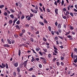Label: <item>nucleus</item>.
<instances>
[{"mask_svg": "<svg viewBox=\"0 0 77 77\" xmlns=\"http://www.w3.org/2000/svg\"><path fill=\"white\" fill-rule=\"evenodd\" d=\"M28 60H27L25 61L23 63V64H24V66L26 68V65L27 63V61H28Z\"/></svg>", "mask_w": 77, "mask_h": 77, "instance_id": "1", "label": "nucleus"}, {"mask_svg": "<svg viewBox=\"0 0 77 77\" xmlns=\"http://www.w3.org/2000/svg\"><path fill=\"white\" fill-rule=\"evenodd\" d=\"M58 10L57 9H56L54 10V11H55V13L56 15H58Z\"/></svg>", "mask_w": 77, "mask_h": 77, "instance_id": "2", "label": "nucleus"}, {"mask_svg": "<svg viewBox=\"0 0 77 77\" xmlns=\"http://www.w3.org/2000/svg\"><path fill=\"white\" fill-rule=\"evenodd\" d=\"M31 11L33 13H37V11H36L35 10H33L32 9H31Z\"/></svg>", "mask_w": 77, "mask_h": 77, "instance_id": "3", "label": "nucleus"}, {"mask_svg": "<svg viewBox=\"0 0 77 77\" xmlns=\"http://www.w3.org/2000/svg\"><path fill=\"white\" fill-rule=\"evenodd\" d=\"M57 28L58 29H60L61 28V26L60 24H58L57 25Z\"/></svg>", "mask_w": 77, "mask_h": 77, "instance_id": "4", "label": "nucleus"}, {"mask_svg": "<svg viewBox=\"0 0 77 77\" xmlns=\"http://www.w3.org/2000/svg\"><path fill=\"white\" fill-rule=\"evenodd\" d=\"M18 65V63L17 62L15 63L14 64V66L16 67H17Z\"/></svg>", "mask_w": 77, "mask_h": 77, "instance_id": "5", "label": "nucleus"}, {"mask_svg": "<svg viewBox=\"0 0 77 77\" xmlns=\"http://www.w3.org/2000/svg\"><path fill=\"white\" fill-rule=\"evenodd\" d=\"M67 37L69 38L70 40H72V38L71 37V36L70 35L67 36Z\"/></svg>", "mask_w": 77, "mask_h": 77, "instance_id": "6", "label": "nucleus"}, {"mask_svg": "<svg viewBox=\"0 0 77 77\" xmlns=\"http://www.w3.org/2000/svg\"><path fill=\"white\" fill-rule=\"evenodd\" d=\"M18 55L19 56V57L20 58V55H21V51L20 49H19V51H18Z\"/></svg>", "mask_w": 77, "mask_h": 77, "instance_id": "7", "label": "nucleus"}, {"mask_svg": "<svg viewBox=\"0 0 77 77\" xmlns=\"http://www.w3.org/2000/svg\"><path fill=\"white\" fill-rule=\"evenodd\" d=\"M4 46L5 47H7L8 48L9 47H10V46L9 45H8V44H5L4 45Z\"/></svg>", "mask_w": 77, "mask_h": 77, "instance_id": "8", "label": "nucleus"}, {"mask_svg": "<svg viewBox=\"0 0 77 77\" xmlns=\"http://www.w3.org/2000/svg\"><path fill=\"white\" fill-rule=\"evenodd\" d=\"M16 29H18L19 30H20V27L18 25H17L16 26Z\"/></svg>", "mask_w": 77, "mask_h": 77, "instance_id": "9", "label": "nucleus"}, {"mask_svg": "<svg viewBox=\"0 0 77 77\" xmlns=\"http://www.w3.org/2000/svg\"><path fill=\"white\" fill-rule=\"evenodd\" d=\"M32 59L31 60V61L32 62L35 60V59L33 57H32Z\"/></svg>", "mask_w": 77, "mask_h": 77, "instance_id": "10", "label": "nucleus"}, {"mask_svg": "<svg viewBox=\"0 0 77 77\" xmlns=\"http://www.w3.org/2000/svg\"><path fill=\"white\" fill-rule=\"evenodd\" d=\"M39 23H40V24L42 25V26H43L44 25V24L42 22H39Z\"/></svg>", "mask_w": 77, "mask_h": 77, "instance_id": "11", "label": "nucleus"}, {"mask_svg": "<svg viewBox=\"0 0 77 77\" xmlns=\"http://www.w3.org/2000/svg\"><path fill=\"white\" fill-rule=\"evenodd\" d=\"M17 71L18 72H20V69L19 67H17Z\"/></svg>", "mask_w": 77, "mask_h": 77, "instance_id": "12", "label": "nucleus"}, {"mask_svg": "<svg viewBox=\"0 0 77 77\" xmlns=\"http://www.w3.org/2000/svg\"><path fill=\"white\" fill-rule=\"evenodd\" d=\"M24 33H23L22 32H21L20 34H19V36L20 37H22L23 36L22 35Z\"/></svg>", "mask_w": 77, "mask_h": 77, "instance_id": "13", "label": "nucleus"}, {"mask_svg": "<svg viewBox=\"0 0 77 77\" xmlns=\"http://www.w3.org/2000/svg\"><path fill=\"white\" fill-rule=\"evenodd\" d=\"M7 41L9 44H11V42L9 39H8Z\"/></svg>", "mask_w": 77, "mask_h": 77, "instance_id": "14", "label": "nucleus"}, {"mask_svg": "<svg viewBox=\"0 0 77 77\" xmlns=\"http://www.w3.org/2000/svg\"><path fill=\"white\" fill-rule=\"evenodd\" d=\"M48 29H49V31H51V28L50 26H49L48 27Z\"/></svg>", "mask_w": 77, "mask_h": 77, "instance_id": "15", "label": "nucleus"}, {"mask_svg": "<svg viewBox=\"0 0 77 77\" xmlns=\"http://www.w3.org/2000/svg\"><path fill=\"white\" fill-rule=\"evenodd\" d=\"M70 32V31H69L68 32H66V34H65V35H67L69 34Z\"/></svg>", "mask_w": 77, "mask_h": 77, "instance_id": "16", "label": "nucleus"}, {"mask_svg": "<svg viewBox=\"0 0 77 77\" xmlns=\"http://www.w3.org/2000/svg\"><path fill=\"white\" fill-rule=\"evenodd\" d=\"M35 9L37 11H38V6L37 5H35Z\"/></svg>", "mask_w": 77, "mask_h": 77, "instance_id": "17", "label": "nucleus"}, {"mask_svg": "<svg viewBox=\"0 0 77 77\" xmlns=\"http://www.w3.org/2000/svg\"><path fill=\"white\" fill-rule=\"evenodd\" d=\"M43 20H44V22L46 23V24H48V22L45 19H43Z\"/></svg>", "mask_w": 77, "mask_h": 77, "instance_id": "18", "label": "nucleus"}, {"mask_svg": "<svg viewBox=\"0 0 77 77\" xmlns=\"http://www.w3.org/2000/svg\"><path fill=\"white\" fill-rule=\"evenodd\" d=\"M18 19L17 18H16L14 20L13 22L14 23H15V22Z\"/></svg>", "mask_w": 77, "mask_h": 77, "instance_id": "19", "label": "nucleus"}, {"mask_svg": "<svg viewBox=\"0 0 77 77\" xmlns=\"http://www.w3.org/2000/svg\"><path fill=\"white\" fill-rule=\"evenodd\" d=\"M13 22L12 20H11L9 21V24H11Z\"/></svg>", "mask_w": 77, "mask_h": 77, "instance_id": "20", "label": "nucleus"}, {"mask_svg": "<svg viewBox=\"0 0 77 77\" xmlns=\"http://www.w3.org/2000/svg\"><path fill=\"white\" fill-rule=\"evenodd\" d=\"M64 1L63 0H62L61 4V6H63L64 5Z\"/></svg>", "mask_w": 77, "mask_h": 77, "instance_id": "21", "label": "nucleus"}, {"mask_svg": "<svg viewBox=\"0 0 77 77\" xmlns=\"http://www.w3.org/2000/svg\"><path fill=\"white\" fill-rule=\"evenodd\" d=\"M20 45V46H25V47L27 46V45H26L24 44H22V45Z\"/></svg>", "mask_w": 77, "mask_h": 77, "instance_id": "22", "label": "nucleus"}, {"mask_svg": "<svg viewBox=\"0 0 77 77\" xmlns=\"http://www.w3.org/2000/svg\"><path fill=\"white\" fill-rule=\"evenodd\" d=\"M38 66L40 68H42V66L41 64H38Z\"/></svg>", "mask_w": 77, "mask_h": 77, "instance_id": "23", "label": "nucleus"}, {"mask_svg": "<svg viewBox=\"0 0 77 77\" xmlns=\"http://www.w3.org/2000/svg\"><path fill=\"white\" fill-rule=\"evenodd\" d=\"M74 62L75 63H76L77 62V58H76V59H75L74 60Z\"/></svg>", "mask_w": 77, "mask_h": 77, "instance_id": "24", "label": "nucleus"}, {"mask_svg": "<svg viewBox=\"0 0 77 77\" xmlns=\"http://www.w3.org/2000/svg\"><path fill=\"white\" fill-rule=\"evenodd\" d=\"M19 76L18 77H21V75L20 74V72H18L17 74Z\"/></svg>", "mask_w": 77, "mask_h": 77, "instance_id": "25", "label": "nucleus"}, {"mask_svg": "<svg viewBox=\"0 0 77 77\" xmlns=\"http://www.w3.org/2000/svg\"><path fill=\"white\" fill-rule=\"evenodd\" d=\"M32 70H33V69L32 68H31L29 69V71H31Z\"/></svg>", "mask_w": 77, "mask_h": 77, "instance_id": "26", "label": "nucleus"}, {"mask_svg": "<svg viewBox=\"0 0 77 77\" xmlns=\"http://www.w3.org/2000/svg\"><path fill=\"white\" fill-rule=\"evenodd\" d=\"M2 66L4 67V68L5 67L6 65L5 64L3 63H2Z\"/></svg>", "mask_w": 77, "mask_h": 77, "instance_id": "27", "label": "nucleus"}, {"mask_svg": "<svg viewBox=\"0 0 77 77\" xmlns=\"http://www.w3.org/2000/svg\"><path fill=\"white\" fill-rule=\"evenodd\" d=\"M22 32L23 34L26 32V30L24 29H23L22 31Z\"/></svg>", "mask_w": 77, "mask_h": 77, "instance_id": "28", "label": "nucleus"}, {"mask_svg": "<svg viewBox=\"0 0 77 77\" xmlns=\"http://www.w3.org/2000/svg\"><path fill=\"white\" fill-rule=\"evenodd\" d=\"M10 11H11L13 13H14V12H15V11H14V10H13L12 9H10Z\"/></svg>", "mask_w": 77, "mask_h": 77, "instance_id": "29", "label": "nucleus"}, {"mask_svg": "<svg viewBox=\"0 0 77 77\" xmlns=\"http://www.w3.org/2000/svg\"><path fill=\"white\" fill-rule=\"evenodd\" d=\"M39 50H40V48L39 47L36 48H35V50H36L37 51H39Z\"/></svg>", "mask_w": 77, "mask_h": 77, "instance_id": "30", "label": "nucleus"}, {"mask_svg": "<svg viewBox=\"0 0 77 77\" xmlns=\"http://www.w3.org/2000/svg\"><path fill=\"white\" fill-rule=\"evenodd\" d=\"M10 16L12 18H14V15L13 14H11V15H10Z\"/></svg>", "mask_w": 77, "mask_h": 77, "instance_id": "31", "label": "nucleus"}, {"mask_svg": "<svg viewBox=\"0 0 77 77\" xmlns=\"http://www.w3.org/2000/svg\"><path fill=\"white\" fill-rule=\"evenodd\" d=\"M69 28H70V29L73 30L74 29V28L73 26H70Z\"/></svg>", "mask_w": 77, "mask_h": 77, "instance_id": "32", "label": "nucleus"}, {"mask_svg": "<svg viewBox=\"0 0 77 77\" xmlns=\"http://www.w3.org/2000/svg\"><path fill=\"white\" fill-rule=\"evenodd\" d=\"M58 37H59L60 38L62 39V40H63V38L62 37L60 36H58Z\"/></svg>", "mask_w": 77, "mask_h": 77, "instance_id": "33", "label": "nucleus"}, {"mask_svg": "<svg viewBox=\"0 0 77 77\" xmlns=\"http://www.w3.org/2000/svg\"><path fill=\"white\" fill-rule=\"evenodd\" d=\"M70 14L71 16H72V17H73L74 15L71 12L70 13Z\"/></svg>", "mask_w": 77, "mask_h": 77, "instance_id": "34", "label": "nucleus"}, {"mask_svg": "<svg viewBox=\"0 0 77 77\" xmlns=\"http://www.w3.org/2000/svg\"><path fill=\"white\" fill-rule=\"evenodd\" d=\"M5 66L7 69H8V64L7 63H6Z\"/></svg>", "mask_w": 77, "mask_h": 77, "instance_id": "35", "label": "nucleus"}, {"mask_svg": "<svg viewBox=\"0 0 77 77\" xmlns=\"http://www.w3.org/2000/svg\"><path fill=\"white\" fill-rule=\"evenodd\" d=\"M4 5H0V8H4Z\"/></svg>", "mask_w": 77, "mask_h": 77, "instance_id": "36", "label": "nucleus"}, {"mask_svg": "<svg viewBox=\"0 0 77 77\" xmlns=\"http://www.w3.org/2000/svg\"><path fill=\"white\" fill-rule=\"evenodd\" d=\"M73 53H72L71 54V57H72V58H74L73 57Z\"/></svg>", "mask_w": 77, "mask_h": 77, "instance_id": "37", "label": "nucleus"}, {"mask_svg": "<svg viewBox=\"0 0 77 77\" xmlns=\"http://www.w3.org/2000/svg\"><path fill=\"white\" fill-rule=\"evenodd\" d=\"M20 21L19 20L17 21V22L16 23L17 24L19 25L20 24Z\"/></svg>", "mask_w": 77, "mask_h": 77, "instance_id": "38", "label": "nucleus"}, {"mask_svg": "<svg viewBox=\"0 0 77 77\" xmlns=\"http://www.w3.org/2000/svg\"><path fill=\"white\" fill-rule=\"evenodd\" d=\"M43 40L45 42L47 41V39L45 38V37H43Z\"/></svg>", "mask_w": 77, "mask_h": 77, "instance_id": "39", "label": "nucleus"}, {"mask_svg": "<svg viewBox=\"0 0 77 77\" xmlns=\"http://www.w3.org/2000/svg\"><path fill=\"white\" fill-rule=\"evenodd\" d=\"M53 47H54V49H55V50H58V49H57V47H55L54 46H53Z\"/></svg>", "mask_w": 77, "mask_h": 77, "instance_id": "40", "label": "nucleus"}, {"mask_svg": "<svg viewBox=\"0 0 77 77\" xmlns=\"http://www.w3.org/2000/svg\"><path fill=\"white\" fill-rule=\"evenodd\" d=\"M57 58H55L54 57V58L53 59V61L54 62L55 61V60H57Z\"/></svg>", "mask_w": 77, "mask_h": 77, "instance_id": "41", "label": "nucleus"}, {"mask_svg": "<svg viewBox=\"0 0 77 77\" xmlns=\"http://www.w3.org/2000/svg\"><path fill=\"white\" fill-rule=\"evenodd\" d=\"M14 36L16 38H17L18 37V35H17L16 34H14Z\"/></svg>", "mask_w": 77, "mask_h": 77, "instance_id": "42", "label": "nucleus"}, {"mask_svg": "<svg viewBox=\"0 0 77 77\" xmlns=\"http://www.w3.org/2000/svg\"><path fill=\"white\" fill-rule=\"evenodd\" d=\"M56 64H57V65L58 66H59L60 65V63L58 62H56Z\"/></svg>", "mask_w": 77, "mask_h": 77, "instance_id": "43", "label": "nucleus"}, {"mask_svg": "<svg viewBox=\"0 0 77 77\" xmlns=\"http://www.w3.org/2000/svg\"><path fill=\"white\" fill-rule=\"evenodd\" d=\"M51 54H48V57L50 58L51 57Z\"/></svg>", "mask_w": 77, "mask_h": 77, "instance_id": "44", "label": "nucleus"}, {"mask_svg": "<svg viewBox=\"0 0 77 77\" xmlns=\"http://www.w3.org/2000/svg\"><path fill=\"white\" fill-rule=\"evenodd\" d=\"M43 51L45 52H46L47 51V49L46 48L43 49Z\"/></svg>", "mask_w": 77, "mask_h": 77, "instance_id": "45", "label": "nucleus"}, {"mask_svg": "<svg viewBox=\"0 0 77 77\" xmlns=\"http://www.w3.org/2000/svg\"><path fill=\"white\" fill-rule=\"evenodd\" d=\"M23 64H21L20 65V68H22L23 67Z\"/></svg>", "mask_w": 77, "mask_h": 77, "instance_id": "46", "label": "nucleus"}, {"mask_svg": "<svg viewBox=\"0 0 77 77\" xmlns=\"http://www.w3.org/2000/svg\"><path fill=\"white\" fill-rule=\"evenodd\" d=\"M58 32H59V33H61L62 32V31L61 30H60V29H59L58 30Z\"/></svg>", "mask_w": 77, "mask_h": 77, "instance_id": "47", "label": "nucleus"}, {"mask_svg": "<svg viewBox=\"0 0 77 77\" xmlns=\"http://www.w3.org/2000/svg\"><path fill=\"white\" fill-rule=\"evenodd\" d=\"M43 14H41V15L42 16H40V18H41L42 19H43V17L42 16H43Z\"/></svg>", "mask_w": 77, "mask_h": 77, "instance_id": "48", "label": "nucleus"}, {"mask_svg": "<svg viewBox=\"0 0 77 77\" xmlns=\"http://www.w3.org/2000/svg\"><path fill=\"white\" fill-rule=\"evenodd\" d=\"M74 51L77 53V48H75L74 49Z\"/></svg>", "mask_w": 77, "mask_h": 77, "instance_id": "49", "label": "nucleus"}, {"mask_svg": "<svg viewBox=\"0 0 77 77\" xmlns=\"http://www.w3.org/2000/svg\"><path fill=\"white\" fill-rule=\"evenodd\" d=\"M60 64L61 66H63V65H64V63L62 62L60 63Z\"/></svg>", "mask_w": 77, "mask_h": 77, "instance_id": "50", "label": "nucleus"}, {"mask_svg": "<svg viewBox=\"0 0 77 77\" xmlns=\"http://www.w3.org/2000/svg\"><path fill=\"white\" fill-rule=\"evenodd\" d=\"M55 26H57L58 25V23L57 21H56L55 23Z\"/></svg>", "mask_w": 77, "mask_h": 77, "instance_id": "51", "label": "nucleus"}, {"mask_svg": "<svg viewBox=\"0 0 77 77\" xmlns=\"http://www.w3.org/2000/svg\"><path fill=\"white\" fill-rule=\"evenodd\" d=\"M57 1H55L54 3V5H56V6H57Z\"/></svg>", "mask_w": 77, "mask_h": 77, "instance_id": "52", "label": "nucleus"}, {"mask_svg": "<svg viewBox=\"0 0 77 77\" xmlns=\"http://www.w3.org/2000/svg\"><path fill=\"white\" fill-rule=\"evenodd\" d=\"M14 75L15 77L16 76V73L15 72H14Z\"/></svg>", "mask_w": 77, "mask_h": 77, "instance_id": "53", "label": "nucleus"}, {"mask_svg": "<svg viewBox=\"0 0 77 77\" xmlns=\"http://www.w3.org/2000/svg\"><path fill=\"white\" fill-rule=\"evenodd\" d=\"M8 13L6 12H5L4 14L5 15V16H7L8 15Z\"/></svg>", "mask_w": 77, "mask_h": 77, "instance_id": "54", "label": "nucleus"}, {"mask_svg": "<svg viewBox=\"0 0 77 77\" xmlns=\"http://www.w3.org/2000/svg\"><path fill=\"white\" fill-rule=\"evenodd\" d=\"M39 9H40V11L42 12H43V10L40 7H39Z\"/></svg>", "mask_w": 77, "mask_h": 77, "instance_id": "55", "label": "nucleus"}, {"mask_svg": "<svg viewBox=\"0 0 77 77\" xmlns=\"http://www.w3.org/2000/svg\"><path fill=\"white\" fill-rule=\"evenodd\" d=\"M60 58H61V59H60L61 60H62L64 59V57H61Z\"/></svg>", "mask_w": 77, "mask_h": 77, "instance_id": "56", "label": "nucleus"}, {"mask_svg": "<svg viewBox=\"0 0 77 77\" xmlns=\"http://www.w3.org/2000/svg\"><path fill=\"white\" fill-rule=\"evenodd\" d=\"M46 47L48 49H49L50 48V46L49 45H47Z\"/></svg>", "mask_w": 77, "mask_h": 77, "instance_id": "57", "label": "nucleus"}, {"mask_svg": "<svg viewBox=\"0 0 77 77\" xmlns=\"http://www.w3.org/2000/svg\"><path fill=\"white\" fill-rule=\"evenodd\" d=\"M35 59L37 61H38L39 60V59L38 58H35Z\"/></svg>", "mask_w": 77, "mask_h": 77, "instance_id": "58", "label": "nucleus"}, {"mask_svg": "<svg viewBox=\"0 0 77 77\" xmlns=\"http://www.w3.org/2000/svg\"><path fill=\"white\" fill-rule=\"evenodd\" d=\"M33 15L32 14H30V17H33Z\"/></svg>", "mask_w": 77, "mask_h": 77, "instance_id": "59", "label": "nucleus"}, {"mask_svg": "<svg viewBox=\"0 0 77 77\" xmlns=\"http://www.w3.org/2000/svg\"><path fill=\"white\" fill-rule=\"evenodd\" d=\"M30 40L32 42H34V40H33V39L32 38H30Z\"/></svg>", "mask_w": 77, "mask_h": 77, "instance_id": "60", "label": "nucleus"}, {"mask_svg": "<svg viewBox=\"0 0 77 77\" xmlns=\"http://www.w3.org/2000/svg\"><path fill=\"white\" fill-rule=\"evenodd\" d=\"M25 18V16L23 15H22V17L21 18V19L22 20L23 19Z\"/></svg>", "mask_w": 77, "mask_h": 77, "instance_id": "61", "label": "nucleus"}, {"mask_svg": "<svg viewBox=\"0 0 77 77\" xmlns=\"http://www.w3.org/2000/svg\"><path fill=\"white\" fill-rule=\"evenodd\" d=\"M31 20V17H29L28 18L27 20Z\"/></svg>", "mask_w": 77, "mask_h": 77, "instance_id": "62", "label": "nucleus"}, {"mask_svg": "<svg viewBox=\"0 0 77 77\" xmlns=\"http://www.w3.org/2000/svg\"><path fill=\"white\" fill-rule=\"evenodd\" d=\"M42 61H43V63H45L46 62V60L45 59H43V60H42Z\"/></svg>", "mask_w": 77, "mask_h": 77, "instance_id": "63", "label": "nucleus"}, {"mask_svg": "<svg viewBox=\"0 0 77 77\" xmlns=\"http://www.w3.org/2000/svg\"><path fill=\"white\" fill-rule=\"evenodd\" d=\"M7 12L8 14H10L11 13V12L9 11L8 10H7Z\"/></svg>", "mask_w": 77, "mask_h": 77, "instance_id": "64", "label": "nucleus"}]
</instances>
